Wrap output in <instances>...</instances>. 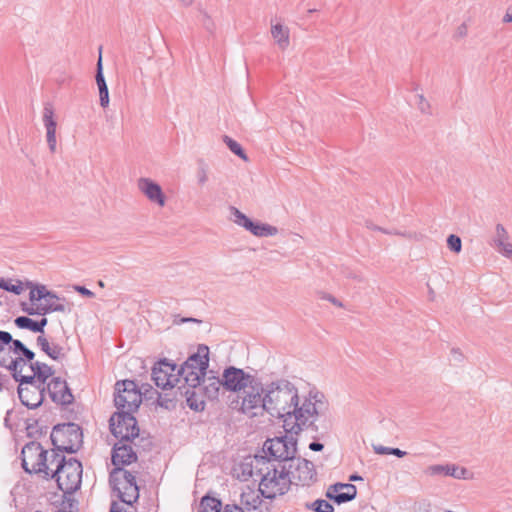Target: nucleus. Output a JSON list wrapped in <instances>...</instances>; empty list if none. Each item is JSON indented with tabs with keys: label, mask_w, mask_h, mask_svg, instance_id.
Listing matches in <instances>:
<instances>
[{
	"label": "nucleus",
	"mask_w": 512,
	"mask_h": 512,
	"mask_svg": "<svg viewBox=\"0 0 512 512\" xmlns=\"http://www.w3.org/2000/svg\"><path fill=\"white\" fill-rule=\"evenodd\" d=\"M45 386H18V396L21 403L29 409L38 408L45 399Z\"/></svg>",
	"instance_id": "obj_18"
},
{
	"label": "nucleus",
	"mask_w": 512,
	"mask_h": 512,
	"mask_svg": "<svg viewBox=\"0 0 512 512\" xmlns=\"http://www.w3.org/2000/svg\"><path fill=\"white\" fill-rule=\"evenodd\" d=\"M508 233L502 224L496 225L495 237L493 238V242L495 247L503 245L507 242Z\"/></svg>",
	"instance_id": "obj_40"
},
{
	"label": "nucleus",
	"mask_w": 512,
	"mask_h": 512,
	"mask_svg": "<svg viewBox=\"0 0 512 512\" xmlns=\"http://www.w3.org/2000/svg\"><path fill=\"white\" fill-rule=\"evenodd\" d=\"M417 99H418L417 107L420 110V112L423 113V114L430 115L431 114V105L427 101V99L424 97V95L423 94H418L417 95Z\"/></svg>",
	"instance_id": "obj_45"
},
{
	"label": "nucleus",
	"mask_w": 512,
	"mask_h": 512,
	"mask_svg": "<svg viewBox=\"0 0 512 512\" xmlns=\"http://www.w3.org/2000/svg\"><path fill=\"white\" fill-rule=\"evenodd\" d=\"M498 252L503 256L512 259V244L509 242H505L503 245L496 247Z\"/></svg>",
	"instance_id": "obj_50"
},
{
	"label": "nucleus",
	"mask_w": 512,
	"mask_h": 512,
	"mask_svg": "<svg viewBox=\"0 0 512 512\" xmlns=\"http://www.w3.org/2000/svg\"><path fill=\"white\" fill-rule=\"evenodd\" d=\"M21 309L23 312L27 313L28 315H39L38 306L36 308H34L32 305H28L27 303L23 302V303H21Z\"/></svg>",
	"instance_id": "obj_55"
},
{
	"label": "nucleus",
	"mask_w": 512,
	"mask_h": 512,
	"mask_svg": "<svg viewBox=\"0 0 512 512\" xmlns=\"http://www.w3.org/2000/svg\"><path fill=\"white\" fill-rule=\"evenodd\" d=\"M241 469L245 480L249 477H259L258 492L266 499L284 495L292 484L286 472V465L273 463L270 458L263 455L246 458L241 464Z\"/></svg>",
	"instance_id": "obj_1"
},
{
	"label": "nucleus",
	"mask_w": 512,
	"mask_h": 512,
	"mask_svg": "<svg viewBox=\"0 0 512 512\" xmlns=\"http://www.w3.org/2000/svg\"><path fill=\"white\" fill-rule=\"evenodd\" d=\"M201 384H203L202 390L204 391V394L208 399H217L219 396L220 389L222 388V376H204V378L201 381Z\"/></svg>",
	"instance_id": "obj_24"
},
{
	"label": "nucleus",
	"mask_w": 512,
	"mask_h": 512,
	"mask_svg": "<svg viewBox=\"0 0 512 512\" xmlns=\"http://www.w3.org/2000/svg\"><path fill=\"white\" fill-rule=\"evenodd\" d=\"M82 463L76 458H62L55 469L46 478L55 479L58 488L65 494L71 495L80 489L82 481Z\"/></svg>",
	"instance_id": "obj_4"
},
{
	"label": "nucleus",
	"mask_w": 512,
	"mask_h": 512,
	"mask_svg": "<svg viewBox=\"0 0 512 512\" xmlns=\"http://www.w3.org/2000/svg\"><path fill=\"white\" fill-rule=\"evenodd\" d=\"M0 288L5 290V291L14 293L16 295L21 294L22 291H23V286H22V283L20 281H18L17 284H11L7 280H5L4 278H0Z\"/></svg>",
	"instance_id": "obj_42"
},
{
	"label": "nucleus",
	"mask_w": 512,
	"mask_h": 512,
	"mask_svg": "<svg viewBox=\"0 0 512 512\" xmlns=\"http://www.w3.org/2000/svg\"><path fill=\"white\" fill-rule=\"evenodd\" d=\"M448 472L447 476H451L455 479H465L466 474L468 473L467 469L464 467H459L455 464H447Z\"/></svg>",
	"instance_id": "obj_41"
},
{
	"label": "nucleus",
	"mask_w": 512,
	"mask_h": 512,
	"mask_svg": "<svg viewBox=\"0 0 512 512\" xmlns=\"http://www.w3.org/2000/svg\"><path fill=\"white\" fill-rule=\"evenodd\" d=\"M172 401H173V399L169 398L167 394L164 396L161 394H158L157 403L161 407L168 408L169 407L168 403H171Z\"/></svg>",
	"instance_id": "obj_57"
},
{
	"label": "nucleus",
	"mask_w": 512,
	"mask_h": 512,
	"mask_svg": "<svg viewBox=\"0 0 512 512\" xmlns=\"http://www.w3.org/2000/svg\"><path fill=\"white\" fill-rule=\"evenodd\" d=\"M74 289L82 296L88 298H93L95 295L91 290L87 289L85 286L76 285Z\"/></svg>",
	"instance_id": "obj_56"
},
{
	"label": "nucleus",
	"mask_w": 512,
	"mask_h": 512,
	"mask_svg": "<svg viewBox=\"0 0 512 512\" xmlns=\"http://www.w3.org/2000/svg\"><path fill=\"white\" fill-rule=\"evenodd\" d=\"M260 492L249 489L241 494V504L245 506L248 512H260L263 501L260 498Z\"/></svg>",
	"instance_id": "obj_23"
},
{
	"label": "nucleus",
	"mask_w": 512,
	"mask_h": 512,
	"mask_svg": "<svg viewBox=\"0 0 512 512\" xmlns=\"http://www.w3.org/2000/svg\"><path fill=\"white\" fill-rule=\"evenodd\" d=\"M15 340L9 332L0 330V357H10Z\"/></svg>",
	"instance_id": "obj_29"
},
{
	"label": "nucleus",
	"mask_w": 512,
	"mask_h": 512,
	"mask_svg": "<svg viewBox=\"0 0 512 512\" xmlns=\"http://www.w3.org/2000/svg\"><path fill=\"white\" fill-rule=\"evenodd\" d=\"M197 179L200 185H203L207 182V166L203 161L199 162V168L197 170Z\"/></svg>",
	"instance_id": "obj_48"
},
{
	"label": "nucleus",
	"mask_w": 512,
	"mask_h": 512,
	"mask_svg": "<svg viewBox=\"0 0 512 512\" xmlns=\"http://www.w3.org/2000/svg\"><path fill=\"white\" fill-rule=\"evenodd\" d=\"M138 189L151 201L163 207L166 203V196L161 186L150 178H140L138 180Z\"/></svg>",
	"instance_id": "obj_19"
},
{
	"label": "nucleus",
	"mask_w": 512,
	"mask_h": 512,
	"mask_svg": "<svg viewBox=\"0 0 512 512\" xmlns=\"http://www.w3.org/2000/svg\"><path fill=\"white\" fill-rule=\"evenodd\" d=\"M109 428L112 435L119 441L139 440V442H143L144 449H149L152 445L149 438L140 437V429L133 413L115 412L109 420Z\"/></svg>",
	"instance_id": "obj_5"
},
{
	"label": "nucleus",
	"mask_w": 512,
	"mask_h": 512,
	"mask_svg": "<svg viewBox=\"0 0 512 512\" xmlns=\"http://www.w3.org/2000/svg\"><path fill=\"white\" fill-rule=\"evenodd\" d=\"M187 368L196 369L198 372H207L209 367V348L204 344H200L197 348V352L190 355L184 362Z\"/></svg>",
	"instance_id": "obj_21"
},
{
	"label": "nucleus",
	"mask_w": 512,
	"mask_h": 512,
	"mask_svg": "<svg viewBox=\"0 0 512 512\" xmlns=\"http://www.w3.org/2000/svg\"><path fill=\"white\" fill-rule=\"evenodd\" d=\"M9 383H10V378L5 374L0 373V391H2L4 389H8Z\"/></svg>",
	"instance_id": "obj_62"
},
{
	"label": "nucleus",
	"mask_w": 512,
	"mask_h": 512,
	"mask_svg": "<svg viewBox=\"0 0 512 512\" xmlns=\"http://www.w3.org/2000/svg\"><path fill=\"white\" fill-rule=\"evenodd\" d=\"M373 450L376 454L379 455H390L391 447H386L383 445H373Z\"/></svg>",
	"instance_id": "obj_58"
},
{
	"label": "nucleus",
	"mask_w": 512,
	"mask_h": 512,
	"mask_svg": "<svg viewBox=\"0 0 512 512\" xmlns=\"http://www.w3.org/2000/svg\"><path fill=\"white\" fill-rule=\"evenodd\" d=\"M340 491V487H338V483H335L331 486L328 487L326 493H325V496L331 500V497L333 496V494H338V492Z\"/></svg>",
	"instance_id": "obj_60"
},
{
	"label": "nucleus",
	"mask_w": 512,
	"mask_h": 512,
	"mask_svg": "<svg viewBox=\"0 0 512 512\" xmlns=\"http://www.w3.org/2000/svg\"><path fill=\"white\" fill-rule=\"evenodd\" d=\"M12 353L16 355H21L25 360L29 362V365L31 364V362H34L33 360L35 358V353L29 348H27L24 345V343L18 339H16L15 342H13Z\"/></svg>",
	"instance_id": "obj_31"
},
{
	"label": "nucleus",
	"mask_w": 512,
	"mask_h": 512,
	"mask_svg": "<svg viewBox=\"0 0 512 512\" xmlns=\"http://www.w3.org/2000/svg\"><path fill=\"white\" fill-rule=\"evenodd\" d=\"M318 295L321 299H325V300H328L329 302H331L333 305L335 306H338V307H343V304L342 302H340L338 299H336L334 296H332L331 294H328V293H325V292H318Z\"/></svg>",
	"instance_id": "obj_54"
},
{
	"label": "nucleus",
	"mask_w": 512,
	"mask_h": 512,
	"mask_svg": "<svg viewBox=\"0 0 512 512\" xmlns=\"http://www.w3.org/2000/svg\"><path fill=\"white\" fill-rule=\"evenodd\" d=\"M293 435L287 433L283 436L267 439L263 444L264 456L270 458L273 463L276 461H278V464L289 463L297 453V439Z\"/></svg>",
	"instance_id": "obj_7"
},
{
	"label": "nucleus",
	"mask_w": 512,
	"mask_h": 512,
	"mask_svg": "<svg viewBox=\"0 0 512 512\" xmlns=\"http://www.w3.org/2000/svg\"><path fill=\"white\" fill-rule=\"evenodd\" d=\"M221 507V501L209 495L204 496L200 502V512H221Z\"/></svg>",
	"instance_id": "obj_30"
},
{
	"label": "nucleus",
	"mask_w": 512,
	"mask_h": 512,
	"mask_svg": "<svg viewBox=\"0 0 512 512\" xmlns=\"http://www.w3.org/2000/svg\"><path fill=\"white\" fill-rule=\"evenodd\" d=\"M338 487H340V490L353 495V499L357 495V488L355 485L351 483H338Z\"/></svg>",
	"instance_id": "obj_51"
},
{
	"label": "nucleus",
	"mask_w": 512,
	"mask_h": 512,
	"mask_svg": "<svg viewBox=\"0 0 512 512\" xmlns=\"http://www.w3.org/2000/svg\"><path fill=\"white\" fill-rule=\"evenodd\" d=\"M29 368L32 372H34L35 376L39 380L40 386H45L48 378L54 374V370L51 366L40 361L31 362Z\"/></svg>",
	"instance_id": "obj_27"
},
{
	"label": "nucleus",
	"mask_w": 512,
	"mask_h": 512,
	"mask_svg": "<svg viewBox=\"0 0 512 512\" xmlns=\"http://www.w3.org/2000/svg\"><path fill=\"white\" fill-rule=\"evenodd\" d=\"M48 320L46 317L41 318L40 320L36 321V333L44 334V327L47 325Z\"/></svg>",
	"instance_id": "obj_59"
},
{
	"label": "nucleus",
	"mask_w": 512,
	"mask_h": 512,
	"mask_svg": "<svg viewBox=\"0 0 512 512\" xmlns=\"http://www.w3.org/2000/svg\"><path fill=\"white\" fill-rule=\"evenodd\" d=\"M98 89H99L100 106L103 108H106V107H108L109 101H110L108 86L107 85L100 86V87H98Z\"/></svg>",
	"instance_id": "obj_46"
},
{
	"label": "nucleus",
	"mask_w": 512,
	"mask_h": 512,
	"mask_svg": "<svg viewBox=\"0 0 512 512\" xmlns=\"http://www.w3.org/2000/svg\"><path fill=\"white\" fill-rule=\"evenodd\" d=\"M14 323L20 329H27L36 333V320L28 316H18L15 318Z\"/></svg>",
	"instance_id": "obj_37"
},
{
	"label": "nucleus",
	"mask_w": 512,
	"mask_h": 512,
	"mask_svg": "<svg viewBox=\"0 0 512 512\" xmlns=\"http://www.w3.org/2000/svg\"><path fill=\"white\" fill-rule=\"evenodd\" d=\"M305 507L314 512H334L333 505L325 499H317L314 502L306 503Z\"/></svg>",
	"instance_id": "obj_34"
},
{
	"label": "nucleus",
	"mask_w": 512,
	"mask_h": 512,
	"mask_svg": "<svg viewBox=\"0 0 512 512\" xmlns=\"http://www.w3.org/2000/svg\"><path fill=\"white\" fill-rule=\"evenodd\" d=\"M255 378L241 368L228 366L222 372V388L228 392H242Z\"/></svg>",
	"instance_id": "obj_14"
},
{
	"label": "nucleus",
	"mask_w": 512,
	"mask_h": 512,
	"mask_svg": "<svg viewBox=\"0 0 512 512\" xmlns=\"http://www.w3.org/2000/svg\"><path fill=\"white\" fill-rule=\"evenodd\" d=\"M234 222L257 237H269L278 233V228L267 223L255 222L236 207H230Z\"/></svg>",
	"instance_id": "obj_15"
},
{
	"label": "nucleus",
	"mask_w": 512,
	"mask_h": 512,
	"mask_svg": "<svg viewBox=\"0 0 512 512\" xmlns=\"http://www.w3.org/2000/svg\"><path fill=\"white\" fill-rule=\"evenodd\" d=\"M62 452L57 451L55 448L52 450V454L50 458H48V466L55 465L57 468L59 459L66 458L64 455L61 454Z\"/></svg>",
	"instance_id": "obj_52"
},
{
	"label": "nucleus",
	"mask_w": 512,
	"mask_h": 512,
	"mask_svg": "<svg viewBox=\"0 0 512 512\" xmlns=\"http://www.w3.org/2000/svg\"><path fill=\"white\" fill-rule=\"evenodd\" d=\"M28 286L32 287L29 293V299L32 303L46 299V295L49 294V290L44 285L34 286L32 283H28Z\"/></svg>",
	"instance_id": "obj_36"
},
{
	"label": "nucleus",
	"mask_w": 512,
	"mask_h": 512,
	"mask_svg": "<svg viewBox=\"0 0 512 512\" xmlns=\"http://www.w3.org/2000/svg\"><path fill=\"white\" fill-rule=\"evenodd\" d=\"M324 448V445L318 441H313L309 444V449L315 452L322 451Z\"/></svg>",
	"instance_id": "obj_64"
},
{
	"label": "nucleus",
	"mask_w": 512,
	"mask_h": 512,
	"mask_svg": "<svg viewBox=\"0 0 512 512\" xmlns=\"http://www.w3.org/2000/svg\"><path fill=\"white\" fill-rule=\"evenodd\" d=\"M366 227H367L368 229L376 230V231H380V232H383V233H385V234H396V235H402V236H405V234L400 233V232H397V231H388V230H386V229H384V228H382V227H379V226H377V225L373 224V223H372V222H370V221H367V222H366Z\"/></svg>",
	"instance_id": "obj_53"
},
{
	"label": "nucleus",
	"mask_w": 512,
	"mask_h": 512,
	"mask_svg": "<svg viewBox=\"0 0 512 512\" xmlns=\"http://www.w3.org/2000/svg\"><path fill=\"white\" fill-rule=\"evenodd\" d=\"M447 246L454 253H460L462 250L461 238L455 234H451L447 238Z\"/></svg>",
	"instance_id": "obj_44"
},
{
	"label": "nucleus",
	"mask_w": 512,
	"mask_h": 512,
	"mask_svg": "<svg viewBox=\"0 0 512 512\" xmlns=\"http://www.w3.org/2000/svg\"><path fill=\"white\" fill-rule=\"evenodd\" d=\"M448 467L442 464L430 465L426 468L425 473L429 476H447Z\"/></svg>",
	"instance_id": "obj_43"
},
{
	"label": "nucleus",
	"mask_w": 512,
	"mask_h": 512,
	"mask_svg": "<svg viewBox=\"0 0 512 512\" xmlns=\"http://www.w3.org/2000/svg\"><path fill=\"white\" fill-rule=\"evenodd\" d=\"M266 412L273 417L283 419L286 433L299 434L301 430L294 427L299 423L297 409L300 408L298 390L286 379L272 381L266 385Z\"/></svg>",
	"instance_id": "obj_2"
},
{
	"label": "nucleus",
	"mask_w": 512,
	"mask_h": 512,
	"mask_svg": "<svg viewBox=\"0 0 512 512\" xmlns=\"http://www.w3.org/2000/svg\"><path fill=\"white\" fill-rule=\"evenodd\" d=\"M177 365L170 362L168 359L163 358L156 362L152 368L151 377L155 385L163 390L168 388L173 389L180 379L175 373Z\"/></svg>",
	"instance_id": "obj_13"
},
{
	"label": "nucleus",
	"mask_w": 512,
	"mask_h": 512,
	"mask_svg": "<svg viewBox=\"0 0 512 512\" xmlns=\"http://www.w3.org/2000/svg\"><path fill=\"white\" fill-rule=\"evenodd\" d=\"M297 419L294 427L298 430L310 429L312 432L326 434L331 428V423L326 417L328 403L321 392L310 391L300 408L297 409Z\"/></svg>",
	"instance_id": "obj_3"
},
{
	"label": "nucleus",
	"mask_w": 512,
	"mask_h": 512,
	"mask_svg": "<svg viewBox=\"0 0 512 512\" xmlns=\"http://www.w3.org/2000/svg\"><path fill=\"white\" fill-rule=\"evenodd\" d=\"M177 377L180 379V382L183 380L184 384L181 386L182 389L185 388H197L201 385V381L206 376V372L197 371L193 368H187L186 364H182L179 368L176 369Z\"/></svg>",
	"instance_id": "obj_20"
},
{
	"label": "nucleus",
	"mask_w": 512,
	"mask_h": 512,
	"mask_svg": "<svg viewBox=\"0 0 512 512\" xmlns=\"http://www.w3.org/2000/svg\"><path fill=\"white\" fill-rule=\"evenodd\" d=\"M39 315H47L52 312H66V306L60 302H49L46 301L45 304L38 305Z\"/></svg>",
	"instance_id": "obj_35"
},
{
	"label": "nucleus",
	"mask_w": 512,
	"mask_h": 512,
	"mask_svg": "<svg viewBox=\"0 0 512 512\" xmlns=\"http://www.w3.org/2000/svg\"><path fill=\"white\" fill-rule=\"evenodd\" d=\"M196 388H185L178 387V390L182 396L186 397L188 407L194 411H203L205 408V402L195 392Z\"/></svg>",
	"instance_id": "obj_26"
},
{
	"label": "nucleus",
	"mask_w": 512,
	"mask_h": 512,
	"mask_svg": "<svg viewBox=\"0 0 512 512\" xmlns=\"http://www.w3.org/2000/svg\"><path fill=\"white\" fill-rule=\"evenodd\" d=\"M46 138L49 150L54 153L56 151V131L46 130Z\"/></svg>",
	"instance_id": "obj_49"
},
{
	"label": "nucleus",
	"mask_w": 512,
	"mask_h": 512,
	"mask_svg": "<svg viewBox=\"0 0 512 512\" xmlns=\"http://www.w3.org/2000/svg\"><path fill=\"white\" fill-rule=\"evenodd\" d=\"M142 442L134 441H118L113 445L111 453V462L114 468H123L137 461V451L134 447H139Z\"/></svg>",
	"instance_id": "obj_16"
},
{
	"label": "nucleus",
	"mask_w": 512,
	"mask_h": 512,
	"mask_svg": "<svg viewBox=\"0 0 512 512\" xmlns=\"http://www.w3.org/2000/svg\"><path fill=\"white\" fill-rule=\"evenodd\" d=\"M43 123L46 130L56 131L57 123L54 119V109L50 103H46L43 109Z\"/></svg>",
	"instance_id": "obj_32"
},
{
	"label": "nucleus",
	"mask_w": 512,
	"mask_h": 512,
	"mask_svg": "<svg viewBox=\"0 0 512 512\" xmlns=\"http://www.w3.org/2000/svg\"><path fill=\"white\" fill-rule=\"evenodd\" d=\"M271 34L281 49L284 50L289 46V29L287 27L280 23L272 25Z\"/></svg>",
	"instance_id": "obj_28"
},
{
	"label": "nucleus",
	"mask_w": 512,
	"mask_h": 512,
	"mask_svg": "<svg viewBox=\"0 0 512 512\" xmlns=\"http://www.w3.org/2000/svg\"><path fill=\"white\" fill-rule=\"evenodd\" d=\"M13 379L19 383V386L25 387V386H38L39 380L35 376L34 372H32V375H23L20 373V376L13 377Z\"/></svg>",
	"instance_id": "obj_39"
},
{
	"label": "nucleus",
	"mask_w": 512,
	"mask_h": 512,
	"mask_svg": "<svg viewBox=\"0 0 512 512\" xmlns=\"http://www.w3.org/2000/svg\"><path fill=\"white\" fill-rule=\"evenodd\" d=\"M36 342L40 349L51 359L59 361L65 358L64 348L58 344L50 343L44 335H39Z\"/></svg>",
	"instance_id": "obj_22"
},
{
	"label": "nucleus",
	"mask_w": 512,
	"mask_h": 512,
	"mask_svg": "<svg viewBox=\"0 0 512 512\" xmlns=\"http://www.w3.org/2000/svg\"><path fill=\"white\" fill-rule=\"evenodd\" d=\"M286 472L290 480L296 481V484L310 486L317 480V472L313 462L294 457L286 466Z\"/></svg>",
	"instance_id": "obj_12"
},
{
	"label": "nucleus",
	"mask_w": 512,
	"mask_h": 512,
	"mask_svg": "<svg viewBox=\"0 0 512 512\" xmlns=\"http://www.w3.org/2000/svg\"><path fill=\"white\" fill-rule=\"evenodd\" d=\"M96 84L98 87L107 85L104 73H103V62H102V46L99 47V57L96 63Z\"/></svg>",
	"instance_id": "obj_38"
},
{
	"label": "nucleus",
	"mask_w": 512,
	"mask_h": 512,
	"mask_svg": "<svg viewBox=\"0 0 512 512\" xmlns=\"http://www.w3.org/2000/svg\"><path fill=\"white\" fill-rule=\"evenodd\" d=\"M352 500H353L352 494L345 493L341 490L338 492V494H333V496L331 497V501H333L337 504L347 503Z\"/></svg>",
	"instance_id": "obj_47"
},
{
	"label": "nucleus",
	"mask_w": 512,
	"mask_h": 512,
	"mask_svg": "<svg viewBox=\"0 0 512 512\" xmlns=\"http://www.w3.org/2000/svg\"><path fill=\"white\" fill-rule=\"evenodd\" d=\"M142 402V392L133 380L115 383L114 404L118 411L134 413Z\"/></svg>",
	"instance_id": "obj_9"
},
{
	"label": "nucleus",
	"mask_w": 512,
	"mask_h": 512,
	"mask_svg": "<svg viewBox=\"0 0 512 512\" xmlns=\"http://www.w3.org/2000/svg\"><path fill=\"white\" fill-rule=\"evenodd\" d=\"M109 482L113 490L118 492L119 499L132 505L139 498V487L133 473L124 468H113L110 472Z\"/></svg>",
	"instance_id": "obj_8"
},
{
	"label": "nucleus",
	"mask_w": 512,
	"mask_h": 512,
	"mask_svg": "<svg viewBox=\"0 0 512 512\" xmlns=\"http://www.w3.org/2000/svg\"><path fill=\"white\" fill-rule=\"evenodd\" d=\"M47 450L38 442L27 443L21 451V465L25 472L32 474L44 473L49 476Z\"/></svg>",
	"instance_id": "obj_10"
},
{
	"label": "nucleus",
	"mask_w": 512,
	"mask_h": 512,
	"mask_svg": "<svg viewBox=\"0 0 512 512\" xmlns=\"http://www.w3.org/2000/svg\"><path fill=\"white\" fill-rule=\"evenodd\" d=\"M46 391L51 400L59 405L67 406L73 403L74 396L67 382L60 377H54L47 384Z\"/></svg>",
	"instance_id": "obj_17"
},
{
	"label": "nucleus",
	"mask_w": 512,
	"mask_h": 512,
	"mask_svg": "<svg viewBox=\"0 0 512 512\" xmlns=\"http://www.w3.org/2000/svg\"><path fill=\"white\" fill-rule=\"evenodd\" d=\"M266 386L264 387L259 378H255L242 391L241 411L245 414L256 416L255 410L266 412Z\"/></svg>",
	"instance_id": "obj_11"
},
{
	"label": "nucleus",
	"mask_w": 512,
	"mask_h": 512,
	"mask_svg": "<svg viewBox=\"0 0 512 512\" xmlns=\"http://www.w3.org/2000/svg\"><path fill=\"white\" fill-rule=\"evenodd\" d=\"M223 512H245L244 509L235 504H227L224 507Z\"/></svg>",
	"instance_id": "obj_61"
},
{
	"label": "nucleus",
	"mask_w": 512,
	"mask_h": 512,
	"mask_svg": "<svg viewBox=\"0 0 512 512\" xmlns=\"http://www.w3.org/2000/svg\"><path fill=\"white\" fill-rule=\"evenodd\" d=\"M223 141L233 154L237 155L239 158H241L244 161L249 160L244 149L237 141H235L234 139H232L231 137H229L227 135L223 136Z\"/></svg>",
	"instance_id": "obj_33"
},
{
	"label": "nucleus",
	"mask_w": 512,
	"mask_h": 512,
	"mask_svg": "<svg viewBox=\"0 0 512 512\" xmlns=\"http://www.w3.org/2000/svg\"><path fill=\"white\" fill-rule=\"evenodd\" d=\"M50 439L57 451L72 454L81 448L83 433L81 427L76 423H62L53 427Z\"/></svg>",
	"instance_id": "obj_6"
},
{
	"label": "nucleus",
	"mask_w": 512,
	"mask_h": 512,
	"mask_svg": "<svg viewBox=\"0 0 512 512\" xmlns=\"http://www.w3.org/2000/svg\"><path fill=\"white\" fill-rule=\"evenodd\" d=\"M203 14V24L205 28L209 31H211L214 27L212 20L210 19L209 15L206 12H202Z\"/></svg>",
	"instance_id": "obj_63"
},
{
	"label": "nucleus",
	"mask_w": 512,
	"mask_h": 512,
	"mask_svg": "<svg viewBox=\"0 0 512 512\" xmlns=\"http://www.w3.org/2000/svg\"><path fill=\"white\" fill-rule=\"evenodd\" d=\"M27 363L29 362L21 355H18L15 358H12L11 356L9 358L0 357V366L9 370L12 377L20 376V373L23 372V368Z\"/></svg>",
	"instance_id": "obj_25"
}]
</instances>
